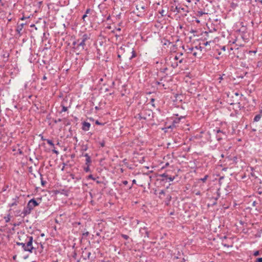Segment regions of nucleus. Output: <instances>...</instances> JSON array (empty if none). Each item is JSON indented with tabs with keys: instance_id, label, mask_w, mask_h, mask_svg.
<instances>
[{
	"instance_id": "nucleus-1",
	"label": "nucleus",
	"mask_w": 262,
	"mask_h": 262,
	"mask_svg": "<svg viewBox=\"0 0 262 262\" xmlns=\"http://www.w3.org/2000/svg\"><path fill=\"white\" fill-rule=\"evenodd\" d=\"M41 202V198H37L36 199L34 198H33L29 201L28 202L27 206L25 207L26 212H28L29 215L31 213L32 211L33 210V209L36 207V206H38L39 204Z\"/></svg>"
},
{
	"instance_id": "nucleus-2",
	"label": "nucleus",
	"mask_w": 262,
	"mask_h": 262,
	"mask_svg": "<svg viewBox=\"0 0 262 262\" xmlns=\"http://www.w3.org/2000/svg\"><path fill=\"white\" fill-rule=\"evenodd\" d=\"M90 37L86 34H84L82 35V37L78 39V45L75 47V49L81 52L85 50L86 48V42Z\"/></svg>"
},
{
	"instance_id": "nucleus-3",
	"label": "nucleus",
	"mask_w": 262,
	"mask_h": 262,
	"mask_svg": "<svg viewBox=\"0 0 262 262\" xmlns=\"http://www.w3.org/2000/svg\"><path fill=\"white\" fill-rule=\"evenodd\" d=\"M151 111L149 110H144L140 113L136 115L135 118L139 120H146L150 116Z\"/></svg>"
},
{
	"instance_id": "nucleus-4",
	"label": "nucleus",
	"mask_w": 262,
	"mask_h": 262,
	"mask_svg": "<svg viewBox=\"0 0 262 262\" xmlns=\"http://www.w3.org/2000/svg\"><path fill=\"white\" fill-rule=\"evenodd\" d=\"M213 132L215 135L216 139L219 142L221 141L224 138H226L227 136L225 132L221 130L220 128L218 127H216L214 129Z\"/></svg>"
},
{
	"instance_id": "nucleus-5",
	"label": "nucleus",
	"mask_w": 262,
	"mask_h": 262,
	"mask_svg": "<svg viewBox=\"0 0 262 262\" xmlns=\"http://www.w3.org/2000/svg\"><path fill=\"white\" fill-rule=\"evenodd\" d=\"M124 58L128 57L129 52L130 51V48L125 46H122L117 50Z\"/></svg>"
},
{
	"instance_id": "nucleus-6",
	"label": "nucleus",
	"mask_w": 262,
	"mask_h": 262,
	"mask_svg": "<svg viewBox=\"0 0 262 262\" xmlns=\"http://www.w3.org/2000/svg\"><path fill=\"white\" fill-rule=\"evenodd\" d=\"M33 236H31L30 238H29V241L27 242L26 247L25 249V251H28L31 253L33 252V250H35V252H36V248L33 246Z\"/></svg>"
},
{
	"instance_id": "nucleus-7",
	"label": "nucleus",
	"mask_w": 262,
	"mask_h": 262,
	"mask_svg": "<svg viewBox=\"0 0 262 262\" xmlns=\"http://www.w3.org/2000/svg\"><path fill=\"white\" fill-rule=\"evenodd\" d=\"M186 62H187L186 60L184 59L183 58L180 59V61L173 60L172 59V61H171V66L173 69H175V68H177L178 67H181L182 64H185L186 63Z\"/></svg>"
},
{
	"instance_id": "nucleus-8",
	"label": "nucleus",
	"mask_w": 262,
	"mask_h": 262,
	"mask_svg": "<svg viewBox=\"0 0 262 262\" xmlns=\"http://www.w3.org/2000/svg\"><path fill=\"white\" fill-rule=\"evenodd\" d=\"M31 236H30L27 234H26L25 232H20V233H18V242L27 243L29 241V238H30Z\"/></svg>"
},
{
	"instance_id": "nucleus-9",
	"label": "nucleus",
	"mask_w": 262,
	"mask_h": 262,
	"mask_svg": "<svg viewBox=\"0 0 262 262\" xmlns=\"http://www.w3.org/2000/svg\"><path fill=\"white\" fill-rule=\"evenodd\" d=\"M221 196L220 188H218L215 195L212 196L210 199V201L212 202L211 205L214 206L217 204V201Z\"/></svg>"
},
{
	"instance_id": "nucleus-10",
	"label": "nucleus",
	"mask_w": 262,
	"mask_h": 262,
	"mask_svg": "<svg viewBox=\"0 0 262 262\" xmlns=\"http://www.w3.org/2000/svg\"><path fill=\"white\" fill-rule=\"evenodd\" d=\"M14 213L15 216H20L23 218L29 215L25 207L22 211L20 210H17L14 211Z\"/></svg>"
},
{
	"instance_id": "nucleus-11",
	"label": "nucleus",
	"mask_w": 262,
	"mask_h": 262,
	"mask_svg": "<svg viewBox=\"0 0 262 262\" xmlns=\"http://www.w3.org/2000/svg\"><path fill=\"white\" fill-rule=\"evenodd\" d=\"M224 162V165L225 166L229 167V168H232L233 166H234L233 164H232V162L231 156H229L225 157Z\"/></svg>"
},
{
	"instance_id": "nucleus-12",
	"label": "nucleus",
	"mask_w": 262,
	"mask_h": 262,
	"mask_svg": "<svg viewBox=\"0 0 262 262\" xmlns=\"http://www.w3.org/2000/svg\"><path fill=\"white\" fill-rule=\"evenodd\" d=\"M19 199L20 197L19 196H15V198L12 199V203L8 204V207H13L17 206L19 203Z\"/></svg>"
},
{
	"instance_id": "nucleus-13",
	"label": "nucleus",
	"mask_w": 262,
	"mask_h": 262,
	"mask_svg": "<svg viewBox=\"0 0 262 262\" xmlns=\"http://www.w3.org/2000/svg\"><path fill=\"white\" fill-rule=\"evenodd\" d=\"M139 231L141 235L144 236V237H149V233L146 227L141 228Z\"/></svg>"
},
{
	"instance_id": "nucleus-14",
	"label": "nucleus",
	"mask_w": 262,
	"mask_h": 262,
	"mask_svg": "<svg viewBox=\"0 0 262 262\" xmlns=\"http://www.w3.org/2000/svg\"><path fill=\"white\" fill-rule=\"evenodd\" d=\"M160 177L163 178L162 180H168L169 182L173 181L175 179V176L171 177L169 176L167 173L165 172L163 174H160Z\"/></svg>"
},
{
	"instance_id": "nucleus-15",
	"label": "nucleus",
	"mask_w": 262,
	"mask_h": 262,
	"mask_svg": "<svg viewBox=\"0 0 262 262\" xmlns=\"http://www.w3.org/2000/svg\"><path fill=\"white\" fill-rule=\"evenodd\" d=\"M91 255V253L90 251H88L85 248L84 250L82 251V257L84 259H87L90 258V256Z\"/></svg>"
},
{
	"instance_id": "nucleus-16",
	"label": "nucleus",
	"mask_w": 262,
	"mask_h": 262,
	"mask_svg": "<svg viewBox=\"0 0 262 262\" xmlns=\"http://www.w3.org/2000/svg\"><path fill=\"white\" fill-rule=\"evenodd\" d=\"M82 129L84 131H88L90 129L91 124L88 122H82Z\"/></svg>"
},
{
	"instance_id": "nucleus-17",
	"label": "nucleus",
	"mask_w": 262,
	"mask_h": 262,
	"mask_svg": "<svg viewBox=\"0 0 262 262\" xmlns=\"http://www.w3.org/2000/svg\"><path fill=\"white\" fill-rule=\"evenodd\" d=\"M130 50H130V52H129V54H131L132 55L130 57H128L129 60H132L134 58L136 57L137 56V54L136 52L133 48L130 49Z\"/></svg>"
},
{
	"instance_id": "nucleus-18",
	"label": "nucleus",
	"mask_w": 262,
	"mask_h": 262,
	"mask_svg": "<svg viewBox=\"0 0 262 262\" xmlns=\"http://www.w3.org/2000/svg\"><path fill=\"white\" fill-rule=\"evenodd\" d=\"M82 156L86 158L85 165H90L92 162V160H91V157L89 155V154H83Z\"/></svg>"
},
{
	"instance_id": "nucleus-19",
	"label": "nucleus",
	"mask_w": 262,
	"mask_h": 262,
	"mask_svg": "<svg viewBox=\"0 0 262 262\" xmlns=\"http://www.w3.org/2000/svg\"><path fill=\"white\" fill-rule=\"evenodd\" d=\"M26 25H27L26 23H21L20 24L17 23V25L16 26V32L21 31L23 30L24 26H26Z\"/></svg>"
},
{
	"instance_id": "nucleus-20",
	"label": "nucleus",
	"mask_w": 262,
	"mask_h": 262,
	"mask_svg": "<svg viewBox=\"0 0 262 262\" xmlns=\"http://www.w3.org/2000/svg\"><path fill=\"white\" fill-rule=\"evenodd\" d=\"M147 8V7L145 5H137L136 6V9L138 10H139L140 11L141 10H142V12H144V11L145 10V9Z\"/></svg>"
},
{
	"instance_id": "nucleus-21",
	"label": "nucleus",
	"mask_w": 262,
	"mask_h": 262,
	"mask_svg": "<svg viewBox=\"0 0 262 262\" xmlns=\"http://www.w3.org/2000/svg\"><path fill=\"white\" fill-rule=\"evenodd\" d=\"M183 117H180V118H176L172 121V125L173 126H176V125L177 124H178L180 123V121L181 120V119Z\"/></svg>"
},
{
	"instance_id": "nucleus-22",
	"label": "nucleus",
	"mask_w": 262,
	"mask_h": 262,
	"mask_svg": "<svg viewBox=\"0 0 262 262\" xmlns=\"http://www.w3.org/2000/svg\"><path fill=\"white\" fill-rule=\"evenodd\" d=\"M231 159L232 160V164H233L234 166L236 165L237 163V158L236 156H231Z\"/></svg>"
},
{
	"instance_id": "nucleus-23",
	"label": "nucleus",
	"mask_w": 262,
	"mask_h": 262,
	"mask_svg": "<svg viewBox=\"0 0 262 262\" xmlns=\"http://www.w3.org/2000/svg\"><path fill=\"white\" fill-rule=\"evenodd\" d=\"M27 243H20V242H16V244L18 246H21L23 250L25 251V249L26 247Z\"/></svg>"
},
{
	"instance_id": "nucleus-24",
	"label": "nucleus",
	"mask_w": 262,
	"mask_h": 262,
	"mask_svg": "<svg viewBox=\"0 0 262 262\" xmlns=\"http://www.w3.org/2000/svg\"><path fill=\"white\" fill-rule=\"evenodd\" d=\"M261 117V115L260 114L256 115L253 119L254 122H258L260 120V118Z\"/></svg>"
},
{
	"instance_id": "nucleus-25",
	"label": "nucleus",
	"mask_w": 262,
	"mask_h": 262,
	"mask_svg": "<svg viewBox=\"0 0 262 262\" xmlns=\"http://www.w3.org/2000/svg\"><path fill=\"white\" fill-rule=\"evenodd\" d=\"M183 55L182 53H178L173 58V60H178L180 59L181 56Z\"/></svg>"
},
{
	"instance_id": "nucleus-26",
	"label": "nucleus",
	"mask_w": 262,
	"mask_h": 262,
	"mask_svg": "<svg viewBox=\"0 0 262 262\" xmlns=\"http://www.w3.org/2000/svg\"><path fill=\"white\" fill-rule=\"evenodd\" d=\"M61 106L62 107V110H61L60 113H62L63 112H66V111H68V107L64 105L63 102H62L61 103Z\"/></svg>"
},
{
	"instance_id": "nucleus-27",
	"label": "nucleus",
	"mask_w": 262,
	"mask_h": 262,
	"mask_svg": "<svg viewBox=\"0 0 262 262\" xmlns=\"http://www.w3.org/2000/svg\"><path fill=\"white\" fill-rule=\"evenodd\" d=\"M39 174H40V177L41 184L42 186L44 187V186H45V185L46 184V181H45L43 180L42 174L41 173H40Z\"/></svg>"
},
{
	"instance_id": "nucleus-28",
	"label": "nucleus",
	"mask_w": 262,
	"mask_h": 262,
	"mask_svg": "<svg viewBox=\"0 0 262 262\" xmlns=\"http://www.w3.org/2000/svg\"><path fill=\"white\" fill-rule=\"evenodd\" d=\"M4 219L5 220L6 223L9 222L10 221V219H11L10 214H8L7 216H4Z\"/></svg>"
},
{
	"instance_id": "nucleus-29",
	"label": "nucleus",
	"mask_w": 262,
	"mask_h": 262,
	"mask_svg": "<svg viewBox=\"0 0 262 262\" xmlns=\"http://www.w3.org/2000/svg\"><path fill=\"white\" fill-rule=\"evenodd\" d=\"M205 14H207V13H205V12H203V11H197L196 14L197 16L201 17Z\"/></svg>"
},
{
	"instance_id": "nucleus-30",
	"label": "nucleus",
	"mask_w": 262,
	"mask_h": 262,
	"mask_svg": "<svg viewBox=\"0 0 262 262\" xmlns=\"http://www.w3.org/2000/svg\"><path fill=\"white\" fill-rule=\"evenodd\" d=\"M208 178L209 176L208 174H206L204 177V178L200 179L199 181H201L203 182H205Z\"/></svg>"
},
{
	"instance_id": "nucleus-31",
	"label": "nucleus",
	"mask_w": 262,
	"mask_h": 262,
	"mask_svg": "<svg viewBox=\"0 0 262 262\" xmlns=\"http://www.w3.org/2000/svg\"><path fill=\"white\" fill-rule=\"evenodd\" d=\"M117 53L118 58L119 60L118 62L120 63L121 62V61H122V59H121L122 55L119 53V52L118 50H117Z\"/></svg>"
},
{
	"instance_id": "nucleus-32",
	"label": "nucleus",
	"mask_w": 262,
	"mask_h": 262,
	"mask_svg": "<svg viewBox=\"0 0 262 262\" xmlns=\"http://www.w3.org/2000/svg\"><path fill=\"white\" fill-rule=\"evenodd\" d=\"M46 141L50 145L54 148V144L53 143L52 140L50 139H47Z\"/></svg>"
},
{
	"instance_id": "nucleus-33",
	"label": "nucleus",
	"mask_w": 262,
	"mask_h": 262,
	"mask_svg": "<svg viewBox=\"0 0 262 262\" xmlns=\"http://www.w3.org/2000/svg\"><path fill=\"white\" fill-rule=\"evenodd\" d=\"M99 144L101 147H103L105 145V141L104 140H102V141L99 142Z\"/></svg>"
},
{
	"instance_id": "nucleus-34",
	"label": "nucleus",
	"mask_w": 262,
	"mask_h": 262,
	"mask_svg": "<svg viewBox=\"0 0 262 262\" xmlns=\"http://www.w3.org/2000/svg\"><path fill=\"white\" fill-rule=\"evenodd\" d=\"M70 177L73 180L76 179V180H78L80 179L79 178L75 177V174L73 173L70 174Z\"/></svg>"
},
{
	"instance_id": "nucleus-35",
	"label": "nucleus",
	"mask_w": 262,
	"mask_h": 262,
	"mask_svg": "<svg viewBox=\"0 0 262 262\" xmlns=\"http://www.w3.org/2000/svg\"><path fill=\"white\" fill-rule=\"evenodd\" d=\"M165 192L164 190H161L160 192H159V198L161 199H163V197L161 196L162 195H165Z\"/></svg>"
},
{
	"instance_id": "nucleus-36",
	"label": "nucleus",
	"mask_w": 262,
	"mask_h": 262,
	"mask_svg": "<svg viewBox=\"0 0 262 262\" xmlns=\"http://www.w3.org/2000/svg\"><path fill=\"white\" fill-rule=\"evenodd\" d=\"M86 165V166L84 168V170L85 172H89L90 171V165Z\"/></svg>"
},
{
	"instance_id": "nucleus-37",
	"label": "nucleus",
	"mask_w": 262,
	"mask_h": 262,
	"mask_svg": "<svg viewBox=\"0 0 262 262\" xmlns=\"http://www.w3.org/2000/svg\"><path fill=\"white\" fill-rule=\"evenodd\" d=\"M89 235V232L88 231H86L82 233V236L84 238H86Z\"/></svg>"
},
{
	"instance_id": "nucleus-38",
	"label": "nucleus",
	"mask_w": 262,
	"mask_h": 262,
	"mask_svg": "<svg viewBox=\"0 0 262 262\" xmlns=\"http://www.w3.org/2000/svg\"><path fill=\"white\" fill-rule=\"evenodd\" d=\"M251 170L252 171L253 170V168H251ZM250 174L251 176L252 177H254V178L256 179L257 178V177L255 174V173L253 172V171H252L251 173H250Z\"/></svg>"
},
{
	"instance_id": "nucleus-39",
	"label": "nucleus",
	"mask_w": 262,
	"mask_h": 262,
	"mask_svg": "<svg viewBox=\"0 0 262 262\" xmlns=\"http://www.w3.org/2000/svg\"><path fill=\"white\" fill-rule=\"evenodd\" d=\"M121 237L126 240H127L129 238V236L126 234H122Z\"/></svg>"
},
{
	"instance_id": "nucleus-40",
	"label": "nucleus",
	"mask_w": 262,
	"mask_h": 262,
	"mask_svg": "<svg viewBox=\"0 0 262 262\" xmlns=\"http://www.w3.org/2000/svg\"><path fill=\"white\" fill-rule=\"evenodd\" d=\"M93 10H91L90 8H88L85 12V14H86V15H88V14H90V12H92Z\"/></svg>"
},
{
	"instance_id": "nucleus-41",
	"label": "nucleus",
	"mask_w": 262,
	"mask_h": 262,
	"mask_svg": "<svg viewBox=\"0 0 262 262\" xmlns=\"http://www.w3.org/2000/svg\"><path fill=\"white\" fill-rule=\"evenodd\" d=\"M155 99L154 98H151L150 100V103H151V104L153 106H155Z\"/></svg>"
},
{
	"instance_id": "nucleus-42",
	"label": "nucleus",
	"mask_w": 262,
	"mask_h": 262,
	"mask_svg": "<svg viewBox=\"0 0 262 262\" xmlns=\"http://www.w3.org/2000/svg\"><path fill=\"white\" fill-rule=\"evenodd\" d=\"M78 43V39H77V41H75L73 42L72 45L74 46V48L75 49V47H76Z\"/></svg>"
},
{
	"instance_id": "nucleus-43",
	"label": "nucleus",
	"mask_w": 262,
	"mask_h": 262,
	"mask_svg": "<svg viewBox=\"0 0 262 262\" xmlns=\"http://www.w3.org/2000/svg\"><path fill=\"white\" fill-rule=\"evenodd\" d=\"M8 188V185H5L4 186L3 188H2V192H4V191H6L7 189V188Z\"/></svg>"
},
{
	"instance_id": "nucleus-44",
	"label": "nucleus",
	"mask_w": 262,
	"mask_h": 262,
	"mask_svg": "<svg viewBox=\"0 0 262 262\" xmlns=\"http://www.w3.org/2000/svg\"><path fill=\"white\" fill-rule=\"evenodd\" d=\"M259 255V251H258V250L254 251V252L253 253V255L254 256H258Z\"/></svg>"
},
{
	"instance_id": "nucleus-45",
	"label": "nucleus",
	"mask_w": 262,
	"mask_h": 262,
	"mask_svg": "<svg viewBox=\"0 0 262 262\" xmlns=\"http://www.w3.org/2000/svg\"><path fill=\"white\" fill-rule=\"evenodd\" d=\"M17 152L19 155H23L24 154L23 153V151H22V150L20 148L18 149L17 150Z\"/></svg>"
},
{
	"instance_id": "nucleus-46",
	"label": "nucleus",
	"mask_w": 262,
	"mask_h": 262,
	"mask_svg": "<svg viewBox=\"0 0 262 262\" xmlns=\"http://www.w3.org/2000/svg\"><path fill=\"white\" fill-rule=\"evenodd\" d=\"M88 179H92L93 180H96V178L94 177L93 176L92 174H90L88 177Z\"/></svg>"
},
{
	"instance_id": "nucleus-47",
	"label": "nucleus",
	"mask_w": 262,
	"mask_h": 262,
	"mask_svg": "<svg viewBox=\"0 0 262 262\" xmlns=\"http://www.w3.org/2000/svg\"><path fill=\"white\" fill-rule=\"evenodd\" d=\"M88 149V146L86 145H83L82 147V150L83 151H86Z\"/></svg>"
},
{
	"instance_id": "nucleus-48",
	"label": "nucleus",
	"mask_w": 262,
	"mask_h": 262,
	"mask_svg": "<svg viewBox=\"0 0 262 262\" xmlns=\"http://www.w3.org/2000/svg\"><path fill=\"white\" fill-rule=\"evenodd\" d=\"M30 16L26 17L24 15H23L21 18H20V19L21 20H25L27 18H29Z\"/></svg>"
},
{
	"instance_id": "nucleus-49",
	"label": "nucleus",
	"mask_w": 262,
	"mask_h": 262,
	"mask_svg": "<svg viewBox=\"0 0 262 262\" xmlns=\"http://www.w3.org/2000/svg\"><path fill=\"white\" fill-rule=\"evenodd\" d=\"M255 262H262V257H259L256 258Z\"/></svg>"
},
{
	"instance_id": "nucleus-50",
	"label": "nucleus",
	"mask_w": 262,
	"mask_h": 262,
	"mask_svg": "<svg viewBox=\"0 0 262 262\" xmlns=\"http://www.w3.org/2000/svg\"><path fill=\"white\" fill-rule=\"evenodd\" d=\"M39 137H40L41 140L42 141H47V139H45V138H44V137H43V136H42V134H40V135H39Z\"/></svg>"
},
{
	"instance_id": "nucleus-51",
	"label": "nucleus",
	"mask_w": 262,
	"mask_h": 262,
	"mask_svg": "<svg viewBox=\"0 0 262 262\" xmlns=\"http://www.w3.org/2000/svg\"><path fill=\"white\" fill-rule=\"evenodd\" d=\"M167 70V68H163V69H161V71L163 73H165L166 71Z\"/></svg>"
},
{
	"instance_id": "nucleus-52",
	"label": "nucleus",
	"mask_w": 262,
	"mask_h": 262,
	"mask_svg": "<svg viewBox=\"0 0 262 262\" xmlns=\"http://www.w3.org/2000/svg\"><path fill=\"white\" fill-rule=\"evenodd\" d=\"M193 47H191V48H188V53H191V52L193 51Z\"/></svg>"
},
{
	"instance_id": "nucleus-53",
	"label": "nucleus",
	"mask_w": 262,
	"mask_h": 262,
	"mask_svg": "<svg viewBox=\"0 0 262 262\" xmlns=\"http://www.w3.org/2000/svg\"><path fill=\"white\" fill-rule=\"evenodd\" d=\"M95 124L97 125H103V123L100 122L98 120L96 121Z\"/></svg>"
},
{
	"instance_id": "nucleus-54",
	"label": "nucleus",
	"mask_w": 262,
	"mask_h": 262,
	"mask_svg": "<svg viewBox=\"0 0 262 262\" xmlns=\"http://www.w3.org/2000/svg\"><path fill=\"white\" fill-rule=\"evenodd\" d=\"M88 16V15L86 14H84L82 17V19H83V21H85V18Z\"/></svg>"
},
{
	"instance_id": "nucleus-55",
	"label": "nucleus",
	"mask_w": 262,
	"mask_h": 262,
	"mask_svg": "<svg viewBox=\"0 0 262 262\" xmlns=\"http://www.w3.org/2000/svg\"><path fill=\"white\" fill-rule=\"evenodd\" d=\"M211 42V41H206L203 43V45L205 46H207L209 44V43Z\"/></svg>"
},
{
	"instance_id": "nucleus-56",
	"label": "nucleus",
	"mask_w": 262,
	"mask_h": 262,
	"mask_svg": "<svg viewBox=\"0 0 262 262\" xmlns=\"http://www.w3.org/2000/svg\"><path fill=\"white\" fill-rule=\"evenodd\" d=\"M171 198V196L169 194H168V195H167V199H168V201H170Z\"/></svg>"
},
{
	"instance_id": "nucleus-57",
	"label": "nucleus",
	"mask_w": 262,
	"mask_h": 262,
	"mask_svg": "<svg viewBox=\"0 0 262 262\" xmlns=\"http://www.w3.org/2000/svg\"><path fill=\"white\" fill-rule=\"evenodd\" d=\"M222 245L224 246V247H227V248H229L230 247L229 245L226 244H224V243H222Z\"/></svg>"
},
{
	"instance_id": "nucleus-58",
	"label": "nucleus",
	"mask_w": 262,
	"mask_h": 262,
	"mask_svg": "<svg viewBox=\"0 0 262 262\" xmlns=\"http://www.w3.org/2000/svg\"><path fill=\"white\" fill-rule=\"evenodd\" d=\"M122 183H123L124 185H126L128 184V182H127V181H126V180H124V181H122Z\"/></svg>"
},
{
	"instance_id": "nucleus-59",
	"label": "nucleus",
	"mask_w": 262,
	"mask_h": 262,
	"mask_svg": "<svg viewBox=\"0 0 262 262\" xmlns=\"http://www.w3.org/2000/svg\"><path fill=\"white\" fill-rule=\"evenodd\" d=\"M16 32L18 34L19 37L23 35V32L21 31Z\"/></svg>"
},
{
	"instance_id": "nucleus-60",
	"label": "nucleus",
	"mask_w": 262,
	"mask_h": 262,
	"mask_svg": "<svg viewBox=\"0 0 262 262\" xmlns=\"http://www.w3.org/2000/svg\"><path fill=\"white\" fill-rule=\"evenodd\" d=\"M52 151H53V152H54L55 154H58V151L57 150H56V149H53L52 150Z\"/></svg>"
},
{
	"instance_id": "nucleus-61",
	"label": "nucleus",
	"mask_w": 262,
	"mask_h": 262,
	"mask_svg": "<svg viewBox=\"0 0 262 262\" xmlns=\"http://www.w3.org/2000/svg\"><path fill=\"white\" fill-rule=\"evenodd\" d=\"M167 43L170 44V43H171V42L168 40H166V42L164 43V45H167Z\"/></svg>"
},
{
	"instance_id": "nucleus-62",
	"label": "nucleus",
	"mask_w": 262,
	"mask_h": 262,
	"mask_svg": "<svg viewBox=\"0 0 262 262\" xmlns=\"http://www.w3.org/2000/svg\"><path fill=\"white\" fill-rule=\"evenodd\" d=\"M174 127V126H173L172 125V124L171 125H169V126H167V128H173V127Z\"/></svg>"
},
{
	"instance_id": "nucleus-63",
	"label": "nucleus",
	"mask_w": 262,
	"mask_h": 262,
	"mask_svg": "<svg viewBox=\"0 0 262 262\" xmlns=\"http://www.w3.org/2000/svg\"><path fill=\"white\" fill-rule=\"evenodd\" d=\"M157 85H161V84H162V82H161L160 81H156V83Z\"/></svg>"
},
{
	"instance_id": "nucleus-64",
	"label": "nucleus",
	"mask_w": 262,
	"mask_h": 262,
	"mask_svg": "<svg viewBox=\"0 0 262 262\" xmlns=\"http://www.w3.org/2000/svg\"><path fill=\"white\" fill-rule=\"evenodd\" d=\"M228 168H229V167L226 166L225 167L223 168L222 170H224V171H226V170H227Z\"/></svg>"
}]
</instances>
